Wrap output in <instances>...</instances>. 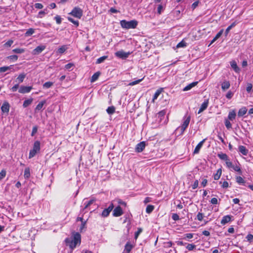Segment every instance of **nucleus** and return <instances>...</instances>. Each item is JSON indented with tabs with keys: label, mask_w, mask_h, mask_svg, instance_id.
<instances>
[{
	"label": "nucleus",
	"mask_w": 253,
	"mask_h": 253,
	"mask_svg": "<svg viewBox=\"0 0 253 253\" xmlns=\"http://www.w3.org/2000/svg\"><path fill=\"white\" fill-rule=\"evenodd\" d=\"M65 242L66 245L68 246L72 251L78 245H80L81 244V236L78 232L74 233L73 235V237L66 238Z\"/></svg>",
	"instance_id": "obj_1"
},
{
	"label": "nucleus",
	"mask_w": 253,
	"mask_h": 253,
	"mask_svg": "<svg viewBox=\"0 0 253 253\" xmlns=\"http://www.w3.org/2000/svg\"><path fill=\"white\" fill-rule=\"evenodd\" d=\"M120 24L122 27L124 29H134L137 26L138 22L135 20H132L130 21L123 20L120 21Z\"/></svg>",
	"instance_id": "obj_2"
},
{
	"label": "nucleus",
	"mask_w": 253,
	"mask_h": 253,
	"mask_svg": "<svg viewBox=\"0 0 253 253\" xmlns=\"http://www.w3.org/2000/svg\"><path fill=\"white\" fill-rule=\"evenodd\" d=\"M130 54V52H126L124 51L123 50H119L115 53V55L121 59H126L128 57Z\"/></svg>",
	"instance_id": "obj_3"
},
{
	"label": "nucleus",
	"mask_w": 253,
	"mask_h": 253,
	"mask_svg": "<svg viewBox=\"0 0 253 253\" xmlns=\"http://www.w3.org/2000/svg\"><path fill=\"white\" fill-rule=\"evenodd\" d=\"M113 208H114L113 204H111L107 208L105 209L101 213V216L104 217H107L109 215L110 212L113 210Z\"/></svg>",
	"instance_id": "obj_4"
},
{
	"label": "nucleus",
	"mask_w": 253,
	"mask_h": 253,
	"mask_svg": "<svg viewBox=\"0 0 253 253\" xmlns=\"http://www.w3.org/2000/svg\"><path fill=\"white\" fill-rule=\"evenodd\" d=\"M146 143L145 141H141L138 143L135 147V152L137 153L141 152L145 148Z\"/></svg>",
	"instance_id": "obj_5"
},
{
	"label": "nucleus",
	"mask_w": 253,
	"mask_h": 253,
	"mask_svg": "<svg viewBox=\"0 0 253 253\" xmlns=\"http://www.w3.org/2000/svg\"><path fill=\"white\" fill-rule=\"evenodd\" d=\"M69 14L72 15V16H82L83 14V10L80 7H75L72 11L69 13Z\"/></svg>",
	"instance_id": "obj_6"
},
{
	"label": "nucleus",
	"mask_w": 253,
	"mask_h": 253,
	"mask_svg": "<svg viewBox=\"0 0 253 253\" xmlns=\"http://www.w3.org/2000/svg\"><path fill=\"white\" fill-rule=\"evenodd\" d=\"M123 214V211L119 206L116 207L113 211V215L115 217L121 216Z\"/></svg>",
	"instance_id": "obj_7"
},
{
	"label": "nucleus",
	"mask_w": 253,
	"mask_h": 253,
	"mask_svg": "<svg viewBox=\"0 0 253 253\" xmlns=\"http://www.w3.org/2000/svg\"><path fill=\"white\" fill-rule=\"evenodd\" d=\"M45 47L46 46L44 45H39L33 50L32 54L33 55H38L43 51Z\"/></svg>",
	"instance_id": "obj_8"
},
{
	"label": "nucleus",
	"mask_w": 253,
	"mask_h": 253,
	"mask_svg": "<svg viewBox=\"0 0 253 253\" xmlns=\"http://www.w3.org/2000/svg\"><path fill=\"white\" fill-rule=\"evenodd\" d=\"M190 119H191V117H190V116H189L188 117H187L186 118V119L184 120L183 123L180 126L182 133L184 131V130L186 129V128L188 127V126L189 124L190 121Z\"/></svg>",
	"instance_id": "obj_9"
},
{
	"label": "nucleus",
	"mask_w": 253,
	"mask_h": 253,
	"mask_svg": "<svg viewBox=\"0 0 253 253\" xmlns=\"http://www.w3.org/2000/svg\"><path fill=\"white\" fill-rule=\"evenodd\" d=\"M209 105V100L206 99L204 102L201 104V107L199 110L198 114H200L206 110Z\"/></svg>",
	"instance_id": "obj_10"
},
{
	"label": "nucleus",
	"mask_w": 253,
	"mask_h": 253,
	"mask_svg": "<svg viewBox=\"0 0 253 253\" xmlns=\"http://www.w3.org/2000/svg\"><path fill=\"white\" fill-rule=\"evenodd\" d=\"M32 88V86H21L19 89V92L21 93H28L31 90Z\"/></svg>",
	"instance_id": "obj_11"
},
{
	"label": "nucleus",
	"mask_w": 253,
	"mask_h": 253,
	"mask_svg": "<svg viewBox=\"0 0 253 253\" xmlns=\"http://www.w3.org/2000/svg\"><path fill=\"white\" fill-rule=\"evenodd\" d=\"M9 104L8 102H4L1 107V111L3 113H8L9 110Z\"/></svg>",
	"instance_id": "obj_12"
},
{
	"label": "nucleus",
	"mask_w": 253,
	"mask_h": 253,
	"mask_svg": "<svg viewBox=\"0 0 253 253\" xmlns=\"http://www.w3.org/2000/svg\"><path fill=\"white\" fill-rule=\"evenodd\" d=\"M205 140H206V139H203L202 141H201V142H200L198 144V145L196 146V147H195V148L194 149V154H198V153H199V152L200 151V150L202 148V147L203 146V144L205 142Z\"/></svg>",
	"instance_id": "obj_13"
},
{
	"label": "nucleus",
	"mask_w": 253,
	"mask_h": 253,
	"mask_svg": "<svg viewBox=\"0 0 253 253\" xmlns=\"http://www.w3.org/2000/svg\"><path fill=\"white\" fill-rule=\"evenodd\" d=\"M230 65L235 72L239 73L240 69L237 66V63L235 60H232L230 62Z\"/></svg>",
	"instance_id": "obj_14"
},
{
	"label": "nucleus",
	"mask_w": 253,
	"mask_h": 253,
	"mask_svg": "<svg viewBox=\"0 0 253 253\" xmlns=\"http://www.w3.org/2000/svg\"><path fill=\"white\" fill-rule=\"evenodd\" d=\"M239 151L241 153L245 156H247L249 152V151L246 147L243 145L239 146Z\"/></svg>",
	"instance_id": "obj_15"
},
{
	"label": "nucleus",
	"mask_w": 253,
	"mask_h": 253,
	"mask_svg": "<svg viewBox=\"0 0 253 253\" xmlns=\"http://www.w3.org/2000/svg\"><path fill=\"white\" fill-rule=\"evenodd\" d=\"M230 86V82L228 81H224L221 84V88L223 91L228 89Z\"/></svg>",
	"instance_id": "obj_16"
},
{
	"label": "nucleus",
	"mask_w": 253,
	"mask_h": 253,
	"mask_svg": "<svg viewBox=\"0 0 253 253\" xmlns=\"http://www.w3.org/2000/svg\"><path fill=\"white\" fill-rule=\"evenodd\" d=\"M198 83V82H193L190 84H189L188 85H187V86H186L183 89V91H188L190 89H191L192 87H194L195 86H196L197 84Z\"/></svg>",
	"instance_id": "obj_17"
},
{
	"label": "nucleus",
	"mask_w": 253,
	"mask_h": 253,
	"mask_svg": "<svg viewBox=\"0 0 253 253\" xmlns=\"http://www.w3.org/2000/svg\"><path fill=\"white\" fill-rule=\"evenodd\" d=\"M231 220V216L230 215H225L224 216L221 221V224L222 225H224L227 223L230 222Z\"/></svg>",
	"instance_id": "obj_18"
},
{
	"label": "nucleus",
	"mask_w": 253,
	"mask_h": 253,
	"mask_svg": "<svg viewBox=\"0 0 253 253\" xmlns=\"http://www.w3.org/2000/svg\"><path fill=\"white\" fill-rule=\"evenodd\" d=\"M40 145H41V143H40V142L39 141H36L34 142V144L33 147L32 149L34 150H35L37 152H40Z\"/></svg>",
	"instance_id": "obj_19"
},
{
	"label": "nucleus",
	"mask_w": 253,
	"mask_h": 253,
	"mask_svg": "<svg viewBox=\"0 0 253 253\" xmlns=\"http://www.w3.org/2000/svg\"><path fill=\"white\" fill-rule=\"evenodd\" d=\"M247 112V109L246 107H242L238 111V116L239 117H242L245 115Z\"/></svg>",
	"instance_id": "obj_20"
},
{
	"label": "nucleus",
	"mask_w": 253,
	"mask_h": 253,
	"mask_svg": "<svg viewBox=\"0 0 253 253\" xmlns=\"http://www.w3.org/2000/svg\"><path fill=\"white\" fill-rule=\"evenodd\" d=\"M236 114L235 110L229 112L228 118L230 121H233L236 118Z\"/></svg>",
	"instance_id": "obj_21"
},
{
	"label": "nucleus",
	"mask_w": 253,
	"mask_h": 253,
	"mask_svg": "<svg viewBox=\"0 0 253 253\" xmlns=\"http://www.w3.org/2000/svg\"><path fill=\"white\" fill-rule=\"evenodd\" d=\"M132 248V245H131L129 242H127L125 245V251L126 252V253H129Z\"/></svg>",
	"instance_id": "obj_22"
},
{
	"label": "nucleus",
	"mask_w": 253,
	"mask_h": 253,
	"mask_svg": "<svg viewBox=\"0 0 253 253\" xmlns=\"http://www.w3.org/2000/svg\"><path fill=\"white\" fill-rule=\"evenodd\" d=\"M100 74V73L99 72H96L95 73H94L91 77L90 82L91 83H93V82H94L95 81H96L99 78Z\"/></svg>",
	"instance_id": "obj_23"
},
{
	"label": "nucleus",
	"mask_w": 253,
	"mask_h": 253,
	"mask_svg": "<svg viewBox=\"0 0 253 253\" xmlns=\"http://www.w3.org/2000/svg\"><path fill=\"white\" fill-rule=\"evenodd\" d=\"M217 156L218 158H219L221 160H224V161H227L228 160V157L227 155L226 154L224 153H218L217 154Z\"/></svg>",
	"instance_id": "obj_24"
},
{
	"label": "nucleus",
	"mask_w": 253,
	"mask_h": 253,
	"mask_svg": "<svg viewBox=\"0 0 253 253\" xmlns=\"http://www.w3.org/2000/svg\"><path fill=\"white\" fill-rule=\"evenodd\" d=\"M33 102V98H30L28 99L25 100L23 104V106L24 108L27 107L28 106H29Z\"/></svg>",
	"instance_id": "obj_25"
},
{
	"label": "nucleus",
	"mask_w": 253,
	"mask_h": 253,
	"mask_svg": "<svg viewBox=\"0 0 253 253\" xmlns=\"http://www.w3.org/2000/svg\"><path fill=\"white\" fill-rule=\"evenodd\" d=\"M107 113L109 115H112L114 114L115 112V107L114 106H111L109 107L106 110Z\"/></svg>",
	"instance_id": "obj_26"
},
{
	"label": "nucleus",
	"mask_w": 253,
	"mask_h": 253,
	"mask_svg": "<svg viewBox=\"0 0 253 253\" xmlns=\"http://www.w3.org/2000/svg\"><path fill=\"white\" fill-rule=\"evenodd\" d=\"M163 89L161 88L159 89H158L155 93L153 97V101L154 102V101L157 99L158 96L160 95V93L162 92Z\"/></svg>",
	"instance_id": "obj_27"
},
{
	"label": "nucleus",
	"mask_w": 253,
	"mask_h": 253,
	"mask_svg": "<svg viewBox=\"0 0 253 253\" xmlns=\"http://www.w3.org/2000/svg\"><path fill=\"white\" fill-rule=\"evenodd\" d=\"M222 173V170L221 169H218L216 173L214 174V179L215 180H218L219 179Z\"/></svg>",
	"instance_id": "obj_28"
},
{
	"label": "nucleus",
	"mask_w": 253,
	"mask_h": 253,
	"mask_svg": "<svg viewBox=\"0 0 253 253\" xmlns=\"http://www.w3.org/2000/svg\"><path fill=\"white\" fill-rule=\"evenodd\" d=\"M45 103V101H42L40 102L36 106L35 110L40 111L42 110L43 105Z\"/></svg>",
	"instance_id": "obj_29"
},
{
	"label": "nucleus",
	"mask_w": 253,
	"mask_h": 253,
	"mask_svg": "<svg viewBox=\"0 0 253 253\" xmlns=\"http://www.w3.org/2000/svg\"><path fill=\"white\" fill-rule=\"evenodd\" d=\"M25 51V49L18 48L13 49L12 52L17 54H21L24 53Z\"/></svg>",
	"instance_id": "obj_30"
},
{
	"label": "nucleus",
	"mask_w": 253,
	"mask_h": 253,
	"mask_svg": "<svg viewBox=\"0 0 253 253\" xmlns=\"http://www.w3.org/2000/svg\"><path fill=\"white\" fill-rule=\"evenodd\" d=\"M154 209V206L151 205H149L147 206L146 209V212L147 213H150Z\"/></svg>",
	"instance_id": "obj_31"
},
{
	"label": "nucleus",
	"mask_w": 253,
	"mask_h": 253,
	"mask_svg": "<svg viewBox=\"0 0 253 253\" xmlns=\"http://www.w3.org/2000/svg\"><path fill=\"white\" fill-rule=\"evenodd\" d=\"M24 177L25 178H28L30 176V170L29 168H27L24 170Z\"/></svg>",
	"instance_id": "obj_32"
},
{
	"label": "nucleus",
	"mask_w": 253,
	"mask_h": 253,
	"mask_svg": "<svg viewBox=\"0 0 253 253\" xmlns=\"http://www.w3.org/2000/svg\"><path fill=\"white\" fill-rule=\"evenodd\" d=\"M236 179V182L239 184H244L245 183V180L241 176H237Z\"/></svg>",
	"instance_id": "obj_33"
},
{
	"label": "nucleus",
	"mask_w": 253,
	"mask_h": 253,
	"mask_svg": "<svg viewBox=\"0 0 253 253\" xmlns=\"http://www.w3.org/2000/svg\"><path fill=\"white\" fill-rule=\"evenodd\" d=\"M108 58V56H103L97 59L96 64H100L103 62Z\"/></svg>",
	"instance_id": "obj_34"
},
{
	"label": "nucleus",
	"mask_w": 253,
	"mask_h": 253,
	"mask_svg": "<svg viewBox=\"0 0 253 253\" xmlns=\"http://www.w3.org/2000/svg\"><path fill=\"white\" fill-rule=\"evenodd\" d=\"M12 66L11 65L10 66H3V67H0V73H3V72H6L8 70L11 69Z\"/></svg>",
	"instance_id": "obj_35"
},
{
	"label": "nucleus",
	"mask_w": 253,
	"mask_h": 253,
	"mask_svg": "<svg viewBox=\"0 0 253 253\" xmlns=\"http://www.w3.org/2000/svg\"><path fill=\"white\" fill-rule=\"evenodd\" d=\"M34 32H35L34 29H33L32 28H30L28 30H27V31H26V32L25 34V35L26 37L30 36L32 35H33L34 33Z\"/></svg>",
	"instance_id": "obj_36"
},
{
	"label": "nucleus",
	"mask_w": 253,
	"mask_h": 253,
	"mask_svg": "<svg viewBox=\"0 0 253 253\" xmlns=\"http://www.w3.org/2000/svg\"><path fill=\"white\" fill-rule=\"evenodd\" d=\"M95 201V199H90L87 203H84V210L87 209L88 207H89L91 204H92Z\"/></svg>",
	"instance_id": "obj_37"
},
{
	"label": "nucleus",
	"mask_w": 253,
	"mask_h": 253,
	"mask_svg": "<svg viewBox=\"0 0 253 253\" xmlns=\"http://www.w3.org/2000/svg\"><path fill=\"white\" fill-rule=\"evenodd\" d=\"M67 48L66 45H63L58 48V52L60 54H62L67 50Z\"/></svg>",
	"instance_id": "obj_38"
},
{
	"label": "nucleus",
	"mask_w": 253,
	"mask_h": 253,
	"mask_svg": "<svg viewBox=\"0 0 253 253\" xmlns=\"http://www.w3.org/2000/svg\"><path fill=\"white\" fill-rule=\"evenodd\" d=\"M186 45H187L186 42L183 40L177 44L176 47L177 48L184 47L186 46Z\"/></svg>",
	"instance_id": "obj_39"
},
{
	"label": "nucleus",
	"mask_w": 253,
	"mask_h": 253,
	"mask_svg": "<svg viewBox=\"0 0 253 253\" xmlns=\"http://www.w3.org/2000/svg\"><path fill=\"white\" fill-rule=\"evenodd\" d=\"M25 78V75L24 74H20L17 78V80H18L19 83L23 82L24 78Z\"/></svg>",
	"instance_id": "obj_40"
},
{
	"label": "nucleus",
	"mask_w": 253,
	"mask_h": 253,
	"mask_svg": "<svg viewBox=\"0 0 253 253\" xmlns=\"http://www.w3.org/2000/svg\"><path fill=\"white\" fill-rule=\"evenodd\" d=\"M53 83L52 82H45L43 84V87L44 88H48L50 87L53 85Z\"/></svg>",
	"instance_id": "obj_41"
},
{
	"label": "nucleus",
	"mask_w": 253,
	"mask_h": 253,
	"mask_svg": "<svg viewBox=\"0 0 253 253\" xmlns=\"http://www.w3.org/2000/svg\"><path fill=\"white\" fill-rule=\"evenodd\" d=\"M74 66V64L73 63H68V64L65 65V69L66 70H68L69 71H70V70H72L71 68H73Z\"/></svg>",
	"instance_id": "obj_42"
},
{
	"label": "nucleus",
	"mask_w": 253,
	"mask_h": 253,
	"mask_svg": "<svg viewBox=\"0 0 253 253\" xmlns=\"http://www.w3.org/2000/svg\"><path fill=\"white\" fill-rule=\"evenodd\" d=\"M143 78H142L141 79H139V80L131 82L128 84V85H130V86L134 85L139 83L140 82H141L143 80Z\"/></svg>",
	"instance_id": "obj_43"
},
{
	"label": "nucleus",
	"mask_w": 253,
	"mask_h": 253,
	"mask_svg": "<svg viewBox=\"0 0 253 253\" xmlns=\"http://www.w3.org/2000/svg\"><path fill=\"white\" fill-rule=\"evenodd\" d=\"M38 152L37 151H36L35 150L31 149L29 153V158L31 159L32 158L34 157L36 155V154Z\"/></svg>",
	"instance_id": "obj_44"
},
{
	"label": "nucleus",
	"mask_w": 253,
	"mask_h": 253,
	"mask_svg": "<svg viewBox=\"0 0 253 253\" xmlns=\"http://www.w3.org/2000/svg\"><path fill=\"white\" fill-rule=\"evenodd\" d=\"M166 112L165 110H162V111L159 112L158 114V117L160 118V119L162 120V117H164V116L166 114Z\"/></svg>",
	"instance_id": "obj_45"
},
{
	"label": "nucleus",
	"mask_w": 253,
	"mask_h": 253,
	"mask_svg": "<svg viewBox=\"0 0 253 253\" xmlns=\"http://www.w3.org/2000/svg\"><path fill=\"white\" fill-rule=\"evenodd\" d=\"M68 20L73 23L74 25H75L76 26H78L79 25V22L78 20H74L72 17H68Z\"/></svg>",
	"instance_id": "obj_46"
},
{
	"label": "nucleus",
	"mask_w": 253,
	"mask_h": 253,
	"mask_svg": "<svg viewBox=\"0 0 253 253\" xmlns=\"http://www.w3.org/2000/svg\"><path fill=\"white\" fill-rule=\"evenodd\" d=\"M196 247V246L193 244H188L186 246V249L188 250L189 251H192L194 249H195Z\"/></svg>",
	"instance_id": "obj_47"
},
{
	"label": "nucleus",
	"mask_w": 253,
	"mask_h": 253,
	"mask_svg": "<svg viewBox=\"0 0 253 253\" xmlns=\"http://www.w3.org/2000/svg\"><path fill=\"white\" fill-rule=\"evenodd\" d=\"M225 125L227 129H230L232 127V125L230 122L228 120H226L225 121Z\"/></svg>",
	"instance_id": "obj_48"
},
{
	"label": "nucleus",
	"mask_w": 253,
	"mask_h": 253,
	"mask_svg": "<svg viewBox=\"0 0 253 253\" xmlns=\"http://www.w3.org/2000/svg\"><path fill=\"white\" fill-rule=\"evenodd\" d=\"M199 3V0H196L191 5V8L194 10L198 6Z\"/></svg>",
	"instance_id": "obj_49"
},
{
	"label": "nucleus",
	"mask_w": 253,
	"mask_h": 253,
	"mask_svg": "<svg viewBox=\"0 0 253 253\" xmlns=\"http://www.w3.org/2000/svg\"><path fill=\"white\" fill-rule=\"evenodd\" d=\"M172 219L174 221H177L179 219V215L177 213H173L172 214Z\"/></svg>",
	"instance_id": "obj_50"
},
{
	"label": "nucleus",
	"mask_w": 253,
	"mask_h": 253,
	"mask_svg": "<svg viewBox=\"0 0 253 253\" xmlns=\"http://www.w3.org/2000/svg\"><path fill=\"white\" fill-rule=\"evenodd\" d=\"M252 87H253V85H252V84H251V83L248 84L247 86V88H246L247 91L248 93L250 92L251 91L252 89Z\"/></svg>",
	"instance_id": "obj_51"
},
{
	"label": "nucleus",
	"mask_w": 253,
	"mask_h": 253,
	"mask_svg": "<svg viewBox=\"0 0 253 253\" xmlns=\"http://www.w3.org/2000/svg\"><path fill=\"white\" fill-rule=\"evenodd\" d=\"M233 93L230 90L229 91L226 95V98H227L229 99H230L233 97Z\"/></svg>",
	"instance_id": "obj_52"
},
{
	"label": "nucleus",
	"mask_w": 253,
	"mask_h": 253,
	"mask_svg": "<svg viewBox=\"0 0 253 253\" xmlns=\"http://www.w3.org/2000/svg\"><path fill=\"white\" fill-rule=\"evenodd\" d=\"M37 131H38V126H34L33 127V129H32V133H31V135L32 136H33L37 132Z\"/></svg>",
	"instance_id": "obj_53"
},
{
	"label": "nucleus",
	"mask_w": 253,
	"mask_h": 253,
	"mask_svg": "<svg viewBox=\"0 0 253 253\" xmlns=\"http://www.w3.org/2000/svg\"><path fill=\"white\" fill-rule=\"evenodd\" d=\"M13 43V41L12 40H9L4 43V45L5 47H10Z\"/></svg>",
	"instance_id": "obj_54"
},
{
	"label": "nucleus",
	"mask_w": 253,
	"mask_h": 253,
	"mask_svg": "<svg viewBox=\"0 0 253 253\" xmlns=\"http://www.w3.org/2000/svg\"><path fill=\"white\" fill-rule=\"evenodd\" d=\"M163 6L162 5H159L157 9V13L158 14H161L162 13V11L163 10Z\"/></svg>",
	"instance_id": "obj_55"
},
{
	"label": "nucleus",
	"mask_w": 253,
	"mask_h": 253,
	"mask_svg": "<svg viewBox=\"0 0 253 253\" xmlns=\"http://www.w3.org/2000/svg\"><path fill=\"white\" fill-rule=\"evenodd\" d=\"M203 214L201 212H199L197 215V218L199 221H202L203 219Z\"/></svg>",
	"instance_id": "obj_56"
},
{
	"label": "nucleus",
	"mask_w": 253,
	"mask_h": 253,
	"mask_svg": "<svg viewBox=\"0 0 253 253\" xmlns=\"http://www.w3.org/2000/svg\"><path fill=\"white\" fill-rule=\"evenodd\" d=\"M246 239H247L248 241L251 242L253 240V235L252 234H249L247 236Z\"/></svg>",
	"instance_id": "obj_57"
},
{
	"label": "nucleus",
	"mask_w": 253,
	"mask_h": 253,
	"mask_svg": "<svg viewBox=\"0 0 253 253\" xmlns=\"http://www.w3.org/2000/svg\"><path fill=\"white\" fill-rule=\"evenodd\" d=\"M7 58L9 59L16 61L18 59V56L16 55H12L8 56Z\"/></svg>",
	"instance_id": "obj_58"
},
{
	"label": "nucleus",
	"mask_w": 253,
	"mask_h": 253,
	"mask_svg": "<svg viewBox=\"0 0 253 253\" xmlns=\"http://www.w3.org/2000/svg\"><path fill=\"white\" fill-rule=\"evenodd\" d=\"M6 175V171L5 170H1L0 172V180L3 178Z\"/></svg>",
	"instance_id": "obj_59"
},
{
	"label": "nucleus",
	"mask_w": 253,
	"mask_h": 253,
	"mask_svg": "<svg viewBox=\"0 0 253 253\" xmlns=\"http://www.w3.org/2000/svg\"><path fill=\"white\" fill-rule=\"evenodd\" d=\"M34 6L37 9H42L43 7V5L40 3H36L34 4Z\"/></svg>",
	"instance_id": "obj_60"
},
{
	"label": "nucleus",
	"mask_w": 253,
	"mask_h": 253,
	"mask_svg": "<svg viewBox=\"0 0 253 253\" xmlns=\"http://www.w3.org/2000/svg\"><path fill=\"white\" fill-rule=\"evenodd\" d=\"M226 165L228 168H232L233 166L232 163L229 161V160L226 161Z\"/></svg>",
	"instance_id": "obj_61"
},
{
	"label": "nucleus",
	"mask_w": 253,
	"mask_h": 253,
	"mask_svg": "<svg viewBox=\"0 0 253 253\" xmlns=\"http://www.w3.org/2000/svg\"><path fill=\"white\" fill-rule=\"evenodd\" d=\"M198 184H199L198 180H195L194 181V183L193 184V185H192V188L193 189H196L198 186Z\"/></svg>",
	"instance_id": "obj_62"
},
{
	"label": "nucleus",
	"mask_w": 253,
	"mask_h": 253,
	"mask_svg": "<svg viewBox=\"0 0 253 253\" xmlns=\"http://www.w3.org/2000/svg\"><path fill=\"white\" fill-rule=\"evenodd\" d=\"M232 169L235 171H236L237 172L241 173V169H240V168L239 167L237 166H233Z\"/></svg>",
	"instance_id": "obj_63"
},
{
	"label": "nucleus",
	"mask_w": 253,
	"mask_h": 253,
	"mask_svg": "<svg viewBox=\"0 0 253 253\" xmlns=\"http://www.w3.org/2000/svg\"><path fill=\"white\" fill-rule=\"evenodd\" d=\"M223 32V29H221L215 36V39H218L220 37Z\"/></svg>",
	"instance_id": "obj_64"
}]
</instances>
